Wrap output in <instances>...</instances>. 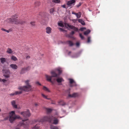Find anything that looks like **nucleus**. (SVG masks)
<instances>
[{"instance_id":"15","label":"nucleus","mask_w":129,"mask_h":129,"mask_svg":"<svg viewBox=\"0 0 129 129\" xmlns=\"http://www.w3.org/2000/svg\"><path fill=\"white\" fill-rule=\"evenodd\" d=\"M6 52L8 54H11L13 53V51L11 48H8L7 49Z\"/></svg>"},{"instance_id":"1","label":"nucleus","mask_w":129,"mask_h":129,"mask_svg":"<svg viewBox=\"0 0 129 129\" xmlns=\"http://www.w3.org/2000/svg\"><path fill=\"white\" fill-rule=\"evenodd\" d=\"M20 114L26 119L23 120L21 122H20L15 128V129H20L19 127L21 126H23L25 128L27 127V126L29 125V122H27L26 124H25L24 122L28 120L27 118L30 115V114L29 110H27L26 111L22 112Z\"/></svg>"},{"instance_id":"37","label":"nucleus","mask_w":129,"mask_h":129,"mask_svg":"<svg viewBox=\"0 0 129 129\" xmlns=\"http://www.w3.org/2000/svg\"><path fill=\"white\" fill-rule=\"evenodd\" d=\"M90 37H89L88 38L87 42L88 43H89L90 41Z\"/></svg>"},{"instance_id":"50","label":"nucleus","mask_w":129,"mask_h":129,"mask_svg":"<svg viewBox=\"0 0 129 129\" xmlns=\"http://www.w3.org/2000/svg\"><path fill=\"white\" fill-rule=\"evenodd\" d=\"M59 29L61 30H63V29L62 28H60V27H59Z\"/></svg>"},{"instance_id":"3","label":"nucleus","mask_w":129,"mask_h":129,"mask_svg":"<svg viewBox=\"0 0 129 129\" xmlns=\"http://www.w3.org/2000/svg\"><path fill=\"white\" fill-rule=\"evenodd\" d=\"M44 121H48L50 122H51L53 121V123L55 124H58V120L56 119L55 117L52 116H45L43 118V120H41L40 121L42 122Z\"/></svg>"},{"instance_id":"8","label":"nucleus","mask_w":129,"mask_h":129,"mask_svg":"<svg viewBox=\"0 0 129 129\" xmlns=\"http://www.w3.org/2000/svg\"><path fill=\"white\" fill-rule=\"evenodd\" d=\"M3 73L5 74L4 76L6 78H9L10 77V71L9 70H7L6 69H3Z\"/></svg>"},{"instance_id":"48","label":"nucleus","mask_w":129,"mask_h":129,"mask_svg":"<svg viewBox=\"0 0 129 129\" xmlns=\"http://www.w3.org/2000/svg\"><path fill=\"white\" fill-rule=\"evenodd\" d=\"M28 67H29V68H27V70H25L26 71H27V70H29V69H30V67H29V66H28Z\"/></svg>"},{"instance_id":"11","label":"nucleus","mask_w":129,"mask_h":129,"mask_svg":"<svg viewBox=\"0 0 129 129\" xmlns=\"http://www.w3.org/2000/svg\"><path fill=\"white\" fill-rule=\"evenodd\" d=\"M79 94L78 93H75L72 94H69L68 95V97L70 98H75L79 96Z\"/></svg>"},{"instance_id":"44","label":"nucleus","mask_w":129,"mask_h":129,"mask_svg":"<svg viewBox=\"0 0 129 129\" xmlns=\"http://www.w3.org/2000/svg\"><path fill=\"white\" fill-rule=\"evenodd\" d=\"M85 29V27H82L80 28V30L81 31H82L84 30V29Z\"/></svg>"},{"instance_id":"10","label":"nucleus","mask_w":129,"mask_h":129,"mask_svg":"<svg viewBox=\"0 0 129 129\" xmlns=\"http://www.w3.org/2000/svg\"><path fill=\"white\" fill-rule=\"evenodd\" d=\"M69 80L70 83V86L71 87H72L73 86H76L77 85L76 83L73 79H69Z\"/></svg>"},{"instance_id":"20","label":"nucleus","mask_w":129,"mask_h":129,"mask_svg":"<svg viewBox=\"0 0 129 129\" xmlns=\"http://www.w3.org/2000/svg\"><path fill=\"white\" fill-rule=\"evenodd\" d=\"M11 58L12 60L14 61L17 60H18L17 58L16 57L13 55L12 56Z\"/></svg>"},{"instance_id":"24","label":"nucleus","mask_w":129,"mask_h":129,"mask_svg":"<svg viewBox=\"0 0 129 129\" xmlns=\"http://www.w3.org/2000/svg\"><path fill=\"white\" fill-rule=\"evenodd\" d=\"M43 89L44 90L48 92H50V91L49 90V89L48 88H47V87H45V86H44L43 87Z\"/></svg>"},{"instance_id":"42","label":"nucleus","mask_w":129,"mask_h":129,"mask_svg":"<svg viewBox=\"0 0 129 129\" xmlns=\"http://www.w3.org/2000/svg\"><path fill=\"white\" fill-rule=\"evenodd\" d=\"M75 33V32L74 31H72L70 33V34L71 35H73Z\"/></svg>"},{"instance_id":"16","label":"nucleus","mask_w":129,"mask_h":129,"mask_svg":"<svg viewBox=\"0 0 129 129\" xmlns=\"http://www.w3.org/2000/svg\"><path fill=\"white\" fill-rule=\"evenodd\" d=\"M15 103V102L14 101H13L11 102V104L13 107L15 108H17V106L16 105Z\"/></svg>"},{"instance_id":"33","label":"nucleus","mask_w":129,"mask_h":129,"mask_svg":"<svg viewBox=\"0 0 129 129\" xmlns=\"http://www.w3.org/2000/svg\"><path fill=\"white\" fill-rule=\"evenodd\" d=\"M42 96H43V97L45 98V99H48V100H49L50 99V98H47V97L44 94H43L42 93Z\"/></svg>"},{"instance_id":"43","label":"nucleus","mask_w":129,"mask_h":129,"mask_svg":"<svg viewBox=\"0 0 129 129\" xmlns=\"http://www.w3.org/2000/svg\"><path fill=\"white\" fill-rule=\"evenodd\" d=\"M72 14H74V15H76V16H77V13H76L74 12H72Z\"/></svg>"},{"instance_id":"7","label":"nucleus","mask_w":129,"mask_h":129,"mask_svg":"<svg viewBox=\"0 0 129 129\" xmlns=\"http://www.w3.org/2000/svg\"><path fill=\"white\" fill-rule=\"evenodd\" d=\"M76 3L75 0H71L67 1V8H68L69 7H70L71 8L73 7L75 5Z\"/></svg>"},{"instance_id":"27","label":"nucleus","mask_w":129,"mask_h":129,"mask_svg":"<svg viewBox=\"0 0 129 129\" xmlns=\"http://www.w3.org/2000/svg\"><path fill=\"white\" fill-rule=\"evenodd\" d=\"M59 103L62 106H64L66 105V103L62 101H60Z\"/></svg>"},{"instance_id":"54","label":"nucleus","mask_w":129,"mask_h":129,"mask_svg":"<svg viewBox=\"0 0 129 129\" xmlns=\"http://www.w3.org/2000/svg\"><path fill=\"white\" fill-rule=\"evenodd\" d=\"M73 20V21L74 20Z\"/></svg>"},{"instance_id":"6","label":"nucleus","mask_w":129,"mask_h":129,"mask_svg":"<svg viewBox=\"0 0 129 129\" xmlns=\"http://www.w3.org/2000/svg\"><path fill=\"white\" fill-rule=\"evenodd\" d=\"M8 22L16 24H22L25 23V21L20 20H18L16 18H11L7 19L6 20Z\"/></svg>"},{"instance_id":"29","label":"nucleus","mask_w":129,"mask_h":129,"mask_svg":"<svg viewBox=\"0 0 129 129\" xmlns=\"http://www.w3.org/2000/svg\"><path fill=\"white\" fill-rule=\"evenodd\" d=\"M79 14L78 13H77V16H76L77 18H80L81 17V12H79Z\"/></svg>"},{"instance_id":"51","label":"nucleus","mask_w":129,"mask_h":129,"mask_svg":"<svg viewBox=\"0 0 129 129\" xmlns=\"http://www.w3.org/2000/svg\"><path fill=\"white\" fill-rule=\"evenodd\" d=\"M71 51H69L68 53V55H69L71 53Z\"/></svg>"},{"instance_id":"9","label":"nucleus","mask_w":129,"mask_h":129,"mask_svg":"<svg viewBox=\"0 0 129 129\" xmlns=\"http://www.w3.org/2000/svg\"><path fill=\"white\" fill-rule=\"evenodd\" d=\"M65 25L66 26H67L70 28L73 29L74 30L76 31H77L78 30V28L74 26L70 25L69 24L67 23H65Z\"/></svg>"},{"instance_id":"31","label":"nucleus","mask_w":129,"mask_h":129,"mask_svg":"<svg viewBox=\"0 0 129 129\" xmlns=\"http://www.w3.org/2000/svg\"><path fill=\"white\" fill-rule=\"evenodd\" d=\"M54 11V8H52L50 10V13H52Z\"/></svg>"},{"instance_id":"45","label":"nucleus","mask_w":129,"mask_h":129,"mask_svg":"<svg viewBox=\"0 0 129 129\" xmlns=\"http://www.w3.org/2000/svg\"><path fill=\"white\" fill-rule=\"evenodd\" d=\"M36 84H38L40 85H41V84L39 82H36Z\"/></svg>"},{"instance_id":"47","label":"nucleus","mask_w":129,"mask_h":129,"mask_svg":"<svg viewBox=\"0 0 129 129\" xmlns=\"http://www.w3.org/2000/svg\"><path fill=\"white\" fill-rule=\"evenodd\" d=\"M70 89H68L67 90V92L68 93H70Z\"/></svg>"},{"instance_id":"39","label":"nucleus","mask_w":129,"mask_h":129,"mask_svg":"<svg viewBox=\"0 0 129 129\" xmlns=\"http://www.w3.org/2000/svg\"><path fill=\"white\" fill-rule=\"evenodd\" d=\"M30 24L32 26H34L35 25V22H31L30 23Z\"/></svg>"},{"instance_id":"17","label":"nucleus","mask_w":129,"mask_h":129,"mask_svg":"<svg viewBox=\"0 0 129 129\" xmlns=\"http://www.w3.org/2000/svg\"><path fill=\"white\" fill-rule=\"evenodd\" d=\"M29 81L28 80H27L25 81V82L26 84L27 85L26 86H26L27 87H28V86H30V89L29 90V91L30 90H31V86L29 84Z\"/></svg>"},{"instance_id":"4","label":"nucleus","mask_w":129,"mask_h":129,"mask_svg":"<svg viewBox=\"0 0 129 129\" xmlns=\"http://www.w3.org/2000/svg\"><path fill=\"white\" fill-rule=\"evenodd\" d=\"M30 86L28 87L26 86H20L18 87V89L20 90L19 91H16L14 93H11L10 94L11 95H16L20 94H21L23 91H28L30 89Z\"/></svg>"},{"instance_id":"12","label":"nucleus","mask_w":129,"mask_h":129,"mask_svg":"<svg viewBox=\"0 0 129 129\" xmlns=\"http://www.w3.org/2000/svg\"><path fill=\"white\" fill-rule=\"evenodd\" d=\"M56 78H57L56 79H53V80L55 81L56 80L57 81L58 83H60L64 81V80L62 78H59L58 77Z\"/></svg>"},{"instance_id":"18","label":"nucleus","mask_w":129,"mask_h":129,"mask_svg":"<svg viewBox=\"0 0 129 129\" xmlns=\"http://www.w3.org/2000/svg\"><path fill=\"white\" fill-rule=\"evenodd\" d=\"M0 60L2 64H4V63L6 61V58H1Z\"/></svg>"},{"instance_id":"22","label":"nucleus","mask_w":129,"mask_h":129,"mask_svg":"<svg viewBox=\"0 0 129 129\" xmlns=\"http://www.w3.org/2000/svg\"><path fill=\"white\" fill-rule=\"evenodd\" d=\"M67 42L69 45L70 46H72L74 45V44L73 42L70 41H67Z\"/></svg>"},{"instance_id":"21","label":"nucleus","mask_w":129,"mask_h":129,"mask_svg":"<svg viewBox=\"0 0 129 129\" xmlns=\"http://www.w3.org/2000/svg\"><path fill=\"white\" fill-rule=\"evenodd\" d=\"M78 22L81 23L82 25H84L85 24L84 21L81 19H79L78 20Z\"/></svg>"},{"instance_id":"35","label":"nucleus","mask_w":129,"mask_h":129,"mask_svg":"<svg viewBox=\"0 0 129 129\" xmlns=\"http://www.w3.org/2000/svg\"><path fill=\"white\" fill-rule=\"evenodd\" d=\"M7 80L5 79H1L0 78V81L2 82V81L3 82H5Z\"/></svg>"},{"instance_id":"19","label":"nucleus","mask_w":129,"mask_h":129,"mask_svg":"<svg viewBox=\"0 0 129 129\" xmlns=\"http://www.w3.org/2000/svg\"><path fill=\"white\" fill-rule=\"evenodd\" d=\"M29 67H27L26 68H23L21 70V71L20 73L21 74H23L24 73V72L25 70H27V68H29Z\"/></svg>"},{"instance_id":"28","label":"nucleus","mask_w":129,"mask_h":129,"mask_svg":"<svg viewBox=\"0 0 129 129\" xmlns=\"http://www.w3.org/2000/svg\"><path fill=\"white\" fill-rule=\"evenodd\" d=\"M52 2L56 3H59L60 2V0H52Z\"/></svg>"},{"instance_id":"30","label":"nucleus","mask_w":129,"mask_h":129,"mask_svg":"<svg viewBox=\"0 0 129 129\" xmlns=\"http://www.w3.org/2000/svg\"><path fill=\"white\" fill-rule=\"evenodd\" d=\"M39 126L38 124L36 125L34 127L32 128V129H38Z\"/></svg>"},{"instance_id":"41","label":"nucleus","mask_w":129,"mask_h":129,"mask_svg":"<svg viewBox=\"0 0 129 129\" xmlns=\"http://www.w3.org/2000/svg\"><path fill=\"white\" fill-rule=\"evenodd\" d=\"M81 5V3H79V4L78 5H77L76 6V7H80Z\"/></svg>"},{"instance_id":"5","label":"nucleus","mask_w":129,"mask_h":129,"mask_svg":"<svg viewBox=\"0 0 129 129\" xmlns=\"http://www.w3.org/2000/svg\"><path fill=\"white\" fill-rule=\"evenodd\" d=\"M17 119H21V117L18 115H16L14 111H12L10 113L9 120L11 123H13Z\"/></svg>"},{"instance_id":"34","label":"nucleus","mask_w":129,"mask_h":129,"mask_svg":"<svg viewBox=\"0 0 129 129\" xmlns=\"http://www.w3.org/2000/svg\"><path fill=\"white\" fill-rule=\"evenodd\" d=\"M79 36H80V37L82 39H84V36L82 35L81 34H80Z\"/></svg>"},{"instance_id":"49","label":"nucleus","mask_w":129,"mask_h":129,"mask_svg":"<svg viewBox=\"0 0 129 129\" xmlns=\"http://www.w3.org/2000/svg\"><path fill=\"white\" fill-rule=\"evenodd\" d=\"M30 58V56H28L26 57V58L27 59L28 58Z\"/></svg>"},{"instance_id":"13","label":"nucleus","mask_w":129,"mask_h":129,"mask_svg":"<svg viewBox=\"0 0 129 129\" xmlns=\"http://www.w3.org/2000/svg\"><path fill=\"white\" fill-rule=\"evenodd\" d=\"M46 32L48 34H50L51 33L52 29L49 27H47L46 28Z\"/></svg>"},{"instance_id":"53","label":"nucleus","mask_w":129,"mask_h":129,"mask_svg":"<svg viewBox=\"0 0 129 129\" xmlns=\"http://www.w3.org/2000/svg\"><path fill=\"white\" fill-rule=\"evenodd\" d=\"M2 111L1 109L0 108V112H1Z\"/></svg>"},{"instance_id":"32","label":"nucleus","mask_w":129,"mask_h":129,"mask_svg":"<svg viewBox=\"0 0 129 129\" xmlns=\"http://www.w3.org/2000/svg\"><path fill=\"white\" fill-rule=\"evenodd\" d=\"M58 25L59 26L61 27H63L64 26L63 24L62 23H61V22L58 23Z\"/></svg>"},{"instance_id":"46","label":"nucleus","mask_w":129,"mask_h":129,"mask_svg":"<svg viewBox=\"0 0 129 129\" xmlns=\"http://www.w3.org/2000/svg\"><path fill=\"white\" fill-rule=\"evenodd\" d=\"M75 56H72V57H77L78 56H77V54H75Z\"/></svg>"},{"instance_id":"23","label":"nucleus","mask_w":129,"mask_h":129,"mask_svg":"<svg viewBox=\"0 0 129 129\" xmlns=\"http://www.w3.org/2000/svg\"><path fill=\"white\" fill-rule=\"evenodd\" d=\"M52 110L51 109L46 108V111L47 113H50L52 111Z\"/></svg>"},{"instance_id":"52","label":"nucleus","mask_w":129,"mask_h":129,"mask_svg":"<svg viewBox=\"0 0 129 129\" xmlns=\"http://www.w3.org/2000/svg\"><path fill=\"white\" fill-rule=\"evenodd\" d=\"M35 105L36 106H37L38 105V104L37 103H35Z\"/></svg>"},{"instance_id":"36","label":"nucleus","mask_w":129,"mask_h":129,"mask_svg":"<svg viewBox=\"0 0 129 129\" xmlns=\"http://www.w3.org/2000/svg\"><path fill=\"white\" fill-rule=\"evenodd\" d=\"M1 30L3 31H6L8 33L9 32V31L8 30H6L5 29H4L3 28H2Z\"/></svg>"},{"instance_id":"2","label":"nucleus","mask_w":129,"mask_h":129,"mask_svg":"<svg viewBox=\"0 0 129 129\" xmlns=\"http://www.w3.org/2000/svg\"><path fill=\"white\" fill-rule=\"evenodd\" d=\"M62 72V70L60 68H58L55 70L51 71L50 72L52 75L51 76L47 75H45L47 80L51 82H52V80L53 79L52 78L53 77H58L61 73Z\"/></svg>"},{"instance_id":"14","label":"nucleus","mask_w":129,"mask_h":129,"mask_svg":"<svg viewBox=\"0 0 129 129\" xmlns=\"http://www.w3.org/2000/svg\"><path fill=\"white\" fill-rule=\"evenodd\" d=\"M10 67L13 69H17L18 67L15 64H12L10 65Z\"/></svg>"},{"instance_id":"38","label":"nucleus","mask_w":129,"mask_h":129,"mask_svg":"<svg viewBox=\"0 0 129 129\" xmlns=\"http://www.w3.org/2000/svg\"><path fill=\"white\" fill-rule=\"evenodd\" d=\"M76 45L77 47H78L80 46V43L79 42H77L76 43Z\"/></svg>"},{"instance_id":"26","label":"nucleus","mask_w":129,"mask_h":129,"mask_svg":"<svg viewBox=\"0 0 129 129\" xmlns=\"http://www.w3.org/2000/svg\"><path fill=\"white\" fill-rule=\"evenodd\" d=\"M50 128L51 129H59L57 127L53 125L51 126Z\"/></svg>"},{"instance_id":"25","label":"nucleus","mask_w":129,"mask_h":129,"mask_svg":"<svg viewBox=\"0 0 129 129\" xmlns=\"http://www.w3.org/2000/svg\"><path fill=\"white\" fill-rule=\"evenodd\" d=\"M90 32V31L89 30H87L84 33V34L85 35H87L89 34Z\"/></svg>"},{"instance_id":"40","label":"nucleus","mask_w":129,"mask_h":129,"mask_svg":"<svg viewBox=\"0 0 129 129\" xmlns=\"http://www.w3.org/2000/svg\"><path fill=\"white\" fill-rule=\"evenodd\" d=\"M61 7H63V8L67 9V7L66 6V5L65 4L62 5H61Z\"/></svg>"}]
</instances>
